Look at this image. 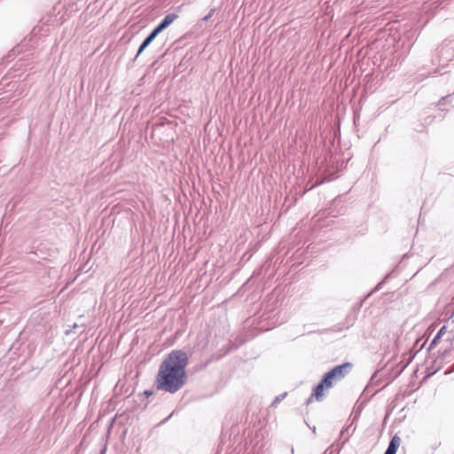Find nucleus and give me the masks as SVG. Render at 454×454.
I'll list each match as a JSON object with an SVG mask.
<instances>
[{
  "label": "nucleus",
  "instance_id": "7",
  "mask_svg": "<svg viewBox=\"0 0 454 454\" xmlns=\"http://www.w3.org/2000/svg\"><path fill=\"white\" fill-rule=\"evenodd\" d=\"M445 331H446V326H445V325H443V326H442V327L438 331L437 334H436V335L434 336V338L433 339V340H432V342H431L430 346L434 345V344L437 342V340L441 338V336L445 333Z\"/></svg>",
  "mask_w": 454,
  "mask_h": 454
},
{
  "label": "nucleus",
  "instance_id": "4",
  "mask_svg": "<svg viewBox=\"0 0 454 454\" xmlns=\"http://www.w3.org/2000/svg\"><path fill=\"white\" fill-rule=\"evenodd\" d=\"M324 388H326V384H324V380L322 379L321 381L314 387L312 395L309 398L308 403H309L313 396L317 401H322L324 398Z\"/></svg>",
  "mask_w": 454,
  "mask_h": 454
},
{
  "label": "nucleus",
  "instance_id": "8",
  "mask_svg": "<svg viewBox=\"0 0 454 454\" xmlns=\"http://www.w3.org/2000/svg\"><path fill=\"white\" fill-rule=\"evenodd\" d=\"M215 8L211 9V10L209 11L208 14H207V15H206V16L203 18V20H204V21H207V20H208L213 16V14L215 13Z\"/></svg>",
  "mask_w": 454,
  "mask_h": 454
},
{
  "label": "nucleus",
  "instance_id": "1",
  "mask_svg": "<svg viewBox=\"0 0 454 454\" xmlns=\"http://www.w3.org/2000/svg\"><path fill=\"white\" fill-rule=\"evenodd\" d=\"M187 364L186 352L183 350L171 351L160 365L156 377L157 388L171 394L181 389L186 381L185 368Z\"/></svg>",
  "mask_w": 454,
  "mask_h": 454
},
{
  "label": "nucleus",
  "instance_id": "2",
  "mask_svg": "<svg viewBox=\"0 0 454 454\" xmlns=\"http://www.w3.org/2000/svg\"><path fill=\"white\" fill-rule=\"evenodd\" d=\"M353 364L351 363H344L342 364L333 367L324 376V384H326V388H331L338 381L344 379L351 371Z\"/></svg>",
  "mask_w": 454,
  "mask_h": 454
},
{
  "label": "nucleus",
  "instance_id": "3",
  "mask_svg": "<svg viewBox=\"0 0 454 454\" xmlns=\"http://www.w3.org/2000/svg\"><path fill=\"white\" fill-rule=\"evenodd\" d=\"M178 18V15L176 13H169L164 17L161 22L154 28V30L160 34L162 30H164L167 27H168L172 22H174Z\"/></svg>",
  "mask_w": 454,
  "mask_h": 454
},
{
  "label": "nucleus",
  "instance_id": "5",
  "mask_svg": "<svg viewBox=\"0 0 454 454\" xmlns=\"http://www.w3.org/2000/svg\"><path fill=\"white\" fill-rule=\"evenodd\" d=\"M158 35L159 34L154 29L151 32V34L144 40V42L140 45V47L137 51V53L136 55V58H137L138 55H140L144 51V50L154 40V38Z\"/></svg>",
  "mask_w": 454,
  "mask_h": 454
},
{
  "label": "nucleus",
  "instance_id": "9",
  "mask_svg": "<svg viewBox=\"0 0 454 454\" xmlns=\"http://www.w3.org/2000/svg\"><path fill=\"white\" fill-rule=\"evenodd\" d=\"M281 399H282V396H277V397L275 398V401H274V402H275V403L279 402Z\"/></svg>",
  "mask_w": 454,
  "mask_h": 454
},
{
  "label": "nucleus",
  "instance_id": "6",
  "mask_svg": "<svg viewBox=\"0 0 454 454\" xmlns=\"http://www.w3.org/2000/svg\"><path fill=\"white\" fill-rule=\"evenodd\" d=\"M398 442L399 438L397 436L393 437L384 454H395L398 448Z\"/></svg>",
  "mask_w": 454,
  "mask_h": 454
},
{
  "label": "nucleus",
  "instance_id": "10",
  "mask_svg": "<svg viewBox=\"0 0 454 454\" xmlns=\"http://www.w3.org/2000/svg\"><path fill=\"white\" fill-rule=\"evenodd\" d=\"M105 452H106V448L101 450L100 454H105Z\"/></svg>",
  "mask_w": 454,
  "mask_h": 454
}]
</instances>
